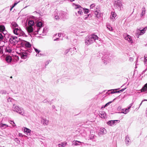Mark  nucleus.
<instances>
[{"instance_id":"f257e3e1","label":"nucleus","mask_w":147,"mask_h":147,"mask_svg":"<svg viewBox=\"0 0 147 147\" xmlns=\"http://www.w3.org/2000/svg\"><path fill=\"white\" fill-rule=\"evenodd\" d=\"M98 37L96 35L92 34L89 36H87L85 39V44L87 45H89L94 42Z\"/></svg>"},{"instance_id":"f03ea898","label":"nucleus","mask_w":147,"mask_h":147,"mask_svg":"<svg viewBox=\"0 0 147 147\" xmlns=\"http://www.w3.org/2000/svg\"><path fill=\"white\" fill-rule=\"evenodd\" d=\"M12 109L14 111L16 112L23 116L25 115L24 111L22 107H20L18 106H17L13 104L12 107Z\"/></svg>"},{"instance_id":"7ed1b4c3","label":"nucleus","mask_w":147,"mask_h":147,"mask_svg":"<svg viewBox=\"0 0 147 147\" xmlns=\"http://www.w3.org/2000/svg\"><path fill=\"white\" fill-rule=\"evenodd\" d=\"M9 38L10 43L13 45L16 44L19 41L18 37L10 35L9 36Z\"/></svg>"},{"instance_id":"20e7f679","label":"nucleus","mask_w":147,"mask_h":147,"mask_svg":"<svg viewBox=\"0 0 147 147\" xmlns=\"http://www.w3.org/2000/svg\"><path fill=\"white\" fill-rule=\"evenodd\" d=\"M13 32L14 34L19 36H24L25 35L24 32L19 27L13 30Z\"/></svg>"},{"instance_id":"39448f33","label":"nucleus","mask_w":147,"mask_h":147,"mask_svg":"<svg viewBox=\"0 0 147 147\" xmlns=\"http://www.w3.org/2000/svg\"><path fill=\"white\" fill-rule=\"evenodd\" d=\"M122 5L121 2L120 0H115L114 3V7L115 9L121 10Z\"/></svg>"},{"instance_id":"423d86ee","label":"nucleus","mask_w":147,"mask_h":147,"mask_svg":"<svg viewBox=\"0 0 147 147\" xmlns=\"http://www.w3.org/2000/svg\"><path fill=\"white\" fill-rule=\"evenodd\" d=\"M43 26V23L42 22L40 21H37L36 22V33H35V34H36L38 33V32L39 31L40 29Z\"/></svg>"},{"instance_id":"0eeeda50","label":"nucleus","mask_w":147,"mask_h":147,"mask_svg":"<svg viewBox=\"0 0 147 147\" xmlns=\"http://www.w3.org/2000/svg\"><path fill=\"white\" fill-rule=\"evenodd\" d=\"M102 59L103 62L105 65L110 61V58L109 57L106 56L105 55H104L102 57Z\"/></svg>"},{"instance_id":"6e6552de","label":"nucleus","mask_w":147,"mask_h":147,"mask_svg":"<svg viewBox=\"0 0 147 147\" xmlns=\"http://www.w3.org/2000/svg\"><path fill=\"white\" fill-rule=\"evenodd\" d=\"M119 121H120L118 120H110L108 121L107 123L109 126H113L119 123Z\"/></svg>"},{"instance_id":"1a4fd4ad","label":"nucleus","mask_w":147,"mask_h":147,"mask_svg":"<svg viewBox=\"0 0 147 147\" xmlns=\"http://www.w3.org/2000/svg\"><path fill=\"white\" fill-rule=\"evenodd\" d=\"M107 133V131L106 129L104 128H101L99 131L98 135L100 136L105 134Z\"/></svg>"},{"instance_id":"9d476101","label":"nucleus","mask_w":147,"mask_h":147,"mask_svg":"<svg viewBox=\"0 0 147 147\" xmlns=\"http://www.w3.org/2000/svg\"><path fill=\"white\" fill-rule=\"evenodd\" d=\"M19 55L22 59H26L28 57V54L27 52L25 51L21 52L19 53Z\"/></svg>"},{"instance_id":"9b49d317","label":"nucleus","mask_w":147,"mask_h":147,"mask_svg":"<svg viewBox=\"0 0 147 147\" xmlns=\"http://www.w3.org/2000/svg\"><path fill=\"white\" fill-rule=\"evenodd\" d=\"M76 6L75 9H78L79 10L78 11V13L80 15L82 14L83 13L82 11L84 10V8H83L79 5H76Z\"/></svg>"},{"instance_id":"f8f14e48","label":"nucleus","mask_w":147,"mask_h":147,"mask_svg":"<svg viewBox=\"0 0 147 147\" xmlns=\"http://www.w3.org/2000/svg\"><path fill=\"white\" fill-rule=\"evenodd\" d=\"M41 123L44 126L47 125L49 124V120L46 118H42L40 121Z\"/></svg>"},{"instance_id":"ddd939ff","label":"nucleus","mask_w":147,"mask_h":147,"mask_svg":"<svg viewBox=\"0 0 147 147\" xmlns=\"http://www.w3.org/2000/svg\"><path fill=\"white\" fill-rule=\"evenodd\" d=\"M26 29L27 30L28 33H32L34 31L35 32V33H36V30H35L36 29V28H35L34 29H33L32 27L30 26L27 27Z\"/></svg>"},{"instance_id":"4468645a","label":"nucleus","mask_w":147,"mask_h":147,"mask_svg":"<svg viewBox=\"0 0 147 147\" xmlns=\"http://www.w3.org/2000/svg\"><path fill=\"white\" fill-rule=\"evenodd\" d=\"M94 12L97 18H99L101 16L102 14L100 10H97L96 9Z\"/></svg>"},{"instance_id":"2eb2a0df","label":"nucleus","mask_w":147,"mask_h":147,"mask_svg":"<svg viewBox=\"0 0 147 147\" xmlns=\"http://www.w3.org/2000/svg\"><path fill=\"white\" fill-rule=\"evenodd\" d=\"M111 19L112 21H114L116 19L117 15L115 12L113 11L111 12Z\"/></svg>"},{"instance_id":"dca6fc26","label":"nucleus","mask_w":147,"mask_h":147,"mask_svg":"<svg viewBox=\"0 0 147 147\" xmlns=\"http://www.w3.org/2000/svg\"><path fill=\"white\" fill-rule=\"evenodd\" d=\"M22 44L24 45H25L26 47L27 48H30L31 46V44L28 42L24 40L22 42Z\"/></svg>"},{"instance_id":"f3484780","label":"nucleus","mask_w":147,"mask_h":147,"mask_svg":"<svg viewBox=\"0 0 147 147\" xmlns=\"http://www.w3.org/2000/svg\"><path fill=\"white\" fill-rule=\"evenodd\" d=\"M117 89L115 90L112 89L109 90L107 93L109 94L110 93L113 94L115 93H120L122 92L121 90L117 91H115V90H117Z\"/></svg>"},{"instance_id":"a211bd4d","label":"nucleus","mask_w":147,"mask_h":147,"mask_svg":"<svg viewBox=\"0 0 147 147\" xmlns=\"http://www.w3.org/2000/svg\"><path fill=\"white\" fill-rule=\"evenodd\" d=\"M125 39L127 40L129 42L131 43L133 42L132 39L130 36L129 35H127L126 36H124Z\"/></svg>"},{"instance_id":"6ab92c4d","label":"nucleus","mask_w":147,"mask_h":147,"mask_svg":"<svg viewBox=\"0 0 147 147\" xmlns=\"http://www.w3.org/2000/svg\"><path fill=\"white\" fill-rule=\"evenodd\" d=\"M11 28L13 30L16 28H17L19 27L18 25L16 22H12L11 24Z\"/></svg>"},{"instance_id":"aec40b11","label":"nucleus","mask_w":147,"mask_h":147,"mask_svg":"<svg viewBox=\"0 0 147 147\" xmlns=\"http://www.w3.org/2000/svg\"><path fill=\"white\" fill-rule=\"evenodd\" d=\"M99 116L102 118H105L106 117V113L103 111H100L99 112Z\"/></svg>"},{"instance_id":"412c9836","label":"nucleus","mask_w":147,"mask_h":147,"mask_svg":"<svg viewBox=\"0 0 147 147\" xmlns=\"http://www.w3.org/2000/svg\"><path fill=\"white\" fill-rule=\"evenodd\" d=\"M96 136L94 134L90 135L89 137V138L90 140H92L93 141H96Z\"/></svg>"},{"instance_id":"4be33fe9","label":"nucleus","mask_w":147,"mask_h":147,"mask_svg":"<svg viewBox=\"0 0 147 147\" xmlns=\"http://www.w3.org/2000/svg\"><path fill=\"white\" fill-rule=\"evenodd\" d=\"M125 140L126 144L127 146H128L130 144L131 141L128 136H126Z\"/></svg>"},{"instance_id":"5701e85b","label":"nucleus","mask_w":147,"mask_h":147,"mask_svg":"<svg viewBox=\"0 0 147 147\" xmlns=\"http://www.w3.org/2000/svg\"><path fill=\"white\" fill-rule=\"evenodd\" d=\"M141 92H147V83L145 84L141 90Z\"/></svg>"},{"instance_id":"b1692460","label":"nucleus","mask_w":147,"mask_h":147,"mask_svg":"<svg viewBox=\"0 0 147 147\" xmlns=\"http://www.w3.org/2000/svg\"><path fill=\"white\" fill-rule=\"evenodd\" d=\"M24 131L25 133H26L27 135L28 136L30 135L31 131L30 129L24 127Z\"/></svg>"},{"instance_id":"393cba45","label":"nucleus","mask_w":147,"mask_h":147,"mask_svg":"<svg viewBox=\"0 0 147 147\" xmlns=\"http://www.w3.org/2000/svg\"><path fill=\"white\" fill-rule=\"evenodd\" d=\"M67 144V142H64L58 144V146L59 147H65Z\"/></svg>"},{"instance_id":"a878e982","label":"nucleus","mask_w":147,"mask_h":147,"mask_svg":"<svg viewBox=\"0 0 147 147\" xmlns=\"http://www.w3.org/2000/svg\"><path fill=\"white\" fill-rule=\"evenodd\" d=\"M12 60V57L10 56H7L5 58V60L7 63L11 62Z\"/></svg>"},{"instance_id":"bb28decb","label":"nucleus","mask_w":147,"mask_h":147,"mask_svg":"<svg viewBox=\"0 0 147 147\" xmlns=\"http://www.w3.org/2000/svg\"><path fill=\"white\" fill-rule=\"evenodd\" d=\"M8 127V126L6 124H4L2 123H0V128L2 129H5Z\"/></svg>"},{"instance_id":"cd10ccee","label":"nucleus","mask_w":147,"mask_h":147,"mask_svg":"<svg viewBox=\"0 0 147 147\" xmlns=\"http://www.w3.org/2000/svg\"><path fill=\"white\" fill-rule=\"evenodd\" d=\"M95 5L94 4H92L90 6V10L91 11H94V10L96 9H95Z\"/></svg>"},{"instance_id":"c85d7f7f","label":"nucleus","mask_w":147,"mask_h":147,"mask_svg":"<svg viewBox=\"0 0 147 147\" xmlns=\"http://www.w3.org/2000/svg\"><path fill=\"white\" fill-rule=\"evenodd\" d=\"M69 51L71 52V55L74 53L75 51L76 52V48L75 47H73L70 49Z\"/></svg>"},{"instance_id":"c756f323","label":"nucleus","mask_w":147,"mask_h":147,"mask_svg":"<svg viewBox=\"0 0 147 147\" xmlns=\"http://www.w3.org/2000/svg\"><path fill=\"white\" fill-rule=\"evenodd\" d=\"M146 10L144 7H143L142 9V11L140 15V16L142 17L145 15L146 13Z\"/></svg>"},{"instance_id":"7c9ffc66","label":"nucleus","mask_w":147,"mask_h":147,"mask_svg":"<svg viewBox=\"0 0 147 147\" xmlns=\"http://www.w3.org/2000/svg\"><path fill=\"white\" fill-rule=\"evenodd\" d=\"M34 24V22L32 20H30L28 22V24L29 26H31L32 27Z\"/></svg>"},{"instance_id":"2f4dec72","label":"nucleus","mask_w":147,"mask_h":147,"mask_svg":"<svg viewBox=\"0 0 147 147\" xmlns=\"http://www.w3.org/2000/svg\"><path fill=\"white\" fill-rule=\"evenodd\" d=\"M146 29L147 28L146 27L142 29L141 28H140V29H139L140 31H141L140 32L141 33V35H143L145 32V31L146 30Z\"/></svg>"},{"instance_id":"473e14b6","label":"nucleus","mask_w":147,"mask_h":147,"mask_svg":"<svg viewBox=\"0 0 147 147\" xmlns=\"http://www.w3.org/2000/svg\"><path fill=\"white\" fill-rule=\"evenodd\" d=\"M5 51L6 52L10 53L12 51V50L11 48V47L8 46L6 47L5 49Z\"/></svg>"},{"instance_id":"72a5a7b5","label":"nucleus","mask_w":147,"mask_h":147,"mask_svg":"<svg viewBox=\"0 0 147 147\" xmlns=\"http://www.w3.org/2000/svg\"><path fill=\"white\" fill-rule=\"evenodd\" d=\"M5 31V28L4 25H0V32H3Z\"/></svg>"},{"instance_id":"f704fd0d","label":"nucleus","mask_w":147,"mask_h":147,"mask_svg":"<svg viewBox=\"0 0 147 147\" xmlns=\"http://www.w3.org/2000/svg\"><path fill=\"white\" fill-rule=\"evenodd\" d=\"M72 144L73 145L75 146H77L78 145H80L81 144V142L78 141H74L73 142Z\"/></svg>"},{"instance_id":"c9c22d12","label":"nucleus","mask_w":147,"mask_h":147,"mask_svg":"<svg viewBox=\"0 0 147 147\" xmlns=\"http://www.w3.org/2000/svg\"><path fill=\"white\" fill-rule=\"evenodd\" d=\"M130 111V110L129 108H127L125 109V111H122V113L125 114H126L128 113Z\"/></svg>"},{"instance_id":"e433bc0d","label":"nucleus","mask_w":147,"mask_h":147,"mask_svg":"<svg viewBox=\"0 0 147 147\" xmlns=\"http://www.w3.org/2000/svg\"><path fill=\"white\" fill-rule=\"evenodd\" d=\"M139 29H138L136 30V36H139V35H142Z\"/></svg>"},{"instance_id":"4c0bfd02","label":"nucleus","mask_w":147,"mask_h":147,"mask_svg":"<svg viewBox=\"0 0 147 147\" xmlns=\"http://www.w3.org/2000/svg\"><path fill=\"white\" fill-rule=\"evenodd\" d=\"M65 13L63 12H61V17L63 18H64L65 17Z\"/></svg>"},{"instance_id":"58836bf2","label":"nucleus","mask_w":147,"mask_h":147,"mask_svg":"<svg viewBox=\"0 0 147 147\" xmlns=\"http://www.w3.org/2000/svg\"><path fill=\"white\" fill-rule=\"evenodd\" d=\"M0 93L1 94H6L7 91L5 90H1L0 91Z\"/></svg>"},{"instance_id":"ea45409f","label":"nucleus","mask_w":147,"mask_h":147,"mask_svg":"<svg viewBox=\"0 0 147 147\" xmlns=\"http://www.w3.org/2000/svg\"><path fill=\"white\" fill-rule=\"evenodd\" d=\"M88 17H91L92 15L91 14H89L88 15H86L84 16V19L86 20L87 19V18H88Z\"/></svg>"},{"instance_id":"a19ab883","label":"nucleus","mask_w":147,"mask_h":147,"mask_svg":"<svg viewBox=\"0 0 147 147\" xmlns=\"http://www.w3.org/2000/svg\"><path fill=\"white\" fill-rule=\"evenodd\" d=\"M84 11V13L85 14H87L89 12V9H84V10H83Z\"/></svg>"},{"instance_id":"79ce46f5","label":"nucleus","mask_w":147,"mask_h":147,"mask_svg":"<svg viewBox=\"0 0 147 147\" xmlns=\"http://www.w3.org/2000/svg\"><path fill=\"white\" fill-rule=\"evenodd\" d=\"M14 99L10 97L8 98L7 99V100L8 102H12L14 101Z\"/></svg>"},{"instance_id":"37998d69","label":"nucleus","mask_w":147,"mask_h":147,"mask_svg":"<svg viewBox=\"0 0 147 147\" xmlns=\"http://www.w3.org/2000/svg\"><path fill=\"white\" fill-rule=\"evenodd\" d=\"M3 37L1 33H0V41L3 40Z\"/></svg>"},{"instance_id":"c03bdc74","label":"nucleus","mask_w":147,"mask_h":147,"mask_svg":"<svg viewBox=\"0 0 147 147\" xmlns=\"http://www.w3.org/2000/svg\"><path fill=\"white\" fill-rule=\"evenodd\" d=\"M34 49L36 53H39L40 52V51L38 49H37L34 47Z\"/></svg>"},{"instance_id":"a18cd8bd","label":"nucleus","mask_w":147,"mask_h":147,"mask_svg":"<svg viewBox=\"0 0 147 147\" xmlns=\"http://www.w3.org/2000/svg\"><path fill=\"white\" fill-rule=\"evenodd\" d=\"M9 123L13 126H16V124L14 122L12 121H10Z\"/></svg>"},{"instance_id":"49530a36","label":"nucleus","mask_w":147,"mask_h":147,"mask_svg":"<svg viewBox=\"0 0 147 147\" xmlns=\"http://www.w3.org/2000/svg\"><path fill=\"white\" fill-rule=\"evenodd\" d=\"M43 54H41V53H37L36 55V56L37 57H40L42 56V55H43Z\"/></svg>"},{"instance_id":"de8ad7c7","label":"nucleus","mask_w":147,"mask_h":147,"mask_svg":"<svg viewBox=\"0 0 147 147\" xmlns=\"http://www.w3.org/2000/svg\"><path fill=\"white\" fill-rule=\"evenodd\" d=\"M133 105V103H132L131 104H130L128 106V107H127V108H129V109L130 110V108L132 107V106Z\"/></svg>"},{"instance_id":"09e8293b","label":"nucleus","mask_w":147,"mask_h":147,"mask_svg":"<svg viewBox=\"0 0 147 147\" xmlns=\"http://www.w3.org/2000/svg\"><path fill=\"white\" fill-rule=\"evenodd\" d=\"M70 51H69V50H67L65 51V54H67V53H69Z\"/></svg>"},{"instance_id":"8fccbe9b","label":"nucleus","mask_w":147,"mask_h":147,"mask_svg":"<svg viewBox=\"0 0 147 147\" xmlns=\"http://www.w3.org/2000/svg\"><path fill=\"white\" fill-rule=\"evenodd\" d=\"M55 19H56L57 20L59 19V18L58 15L57 16V15L55 16Z\"/></svg>"},{"instance_id":"3c124183","label":"nucleus","mask_w":147,"mask_h":147,"mask_svg":"<svg viewBox=\"0 0 147 147\" xmlns=\"http://www.w3.org/2000/svg\"><path fill=\"white\" fill-rule=\"evenodd\" d=\"M18 2H15L12 6L13 7H14L18 3Z\"/></svg>"},{"instance_id":"603ef678","label":"nucleus","mask_w":147,"mask_h":147,"mask_svg":"<svg viewBox=\"0 0 147 147\" xmlns=\"http://www.w3.org/2000/svg\"><path fill=\"white\" fill-rule=\"evenodd\" d=\"M2 47L0 46V53H1L2 52H3L2 50Z\"/></svg>"},{"instance_id":"864d4df0","label":"nucleus","mask_w":147,"mask_h":147,"mask_svg":"<svg viewBox=\"0 0 147 147\" xmlns=\"http://www.w3.org/2000/svg\"><path fill=\"white\" fill-rule=\"evenodd\" d=\"M144 62L145 64H147V59H144Z\"/></svg>"},{"instance_id":"5fc2aeb1","label":"nucleus","mask_w":147,"mask_h":147,"mask_svg":"<svg viewBox=\"0 0 147 147\" xmlns=\"http://www.w3.org/2000/svg\"><path fill=\"white\" fill-rule=\"evenodd\" d=\"M112 102H109L107 103L105 105V107H106L109 104V103H111Z\"/></svg>"},{"instance_id":"6e6d98bb","label":"nucleus","mask_w":147,"mask_h":147,"mask_svg":"<svg viewBox=\"0 0 147 147\" xmlns=\"http://www.w3.org/2000/svg\"><path fill=\"white\" fill-rule=\"evenodd\" d=\"M144 59H147V55H145L144 56Z\"/></svg>"},{"instance_id":"4d7b16f0","label":"nucleus","mask_w":147,"mask_h":147,"mask_svg":"<svg viewBox=\"0 0 147 147\" xmlns=\"http://www.w3.org/2000/svg\"><path fill=\"white\" fill-rule=\"evenodd\" d=\"M47 102V100L46 99L42 101L43 103H46Z\"/></svg>"},{"instance_id":"13d9d810","label":"nucleus","mask_w":147,"mask_h":147,"mask_svg":"<svg viewBox=\"0 0 147 147\" xmlns=\"http://www.w3.org/2000/svg\"><path fill=\"white\" fill-rule=\"evenodd\" d=\"M126 88H124L122 89H121V90L122 92H123L125 90V89H126Z\"/></svg>"},{"instance_id":"bf43d9fd","label":"nucleus","mask_w":147,"mask_h":147,"mask_svg":"<svg viewBox=\"0 0 147 147\" xmlns=\"http://www.w3.org/2000/svg\"><path fill=\"white\" fill-rule=\"evenodd\" d=\"M19 136H22V137H23V136L22 134V133H20L19 134Z\"/></svg>"},{"instance_id":"052dcab7","label":"nucleus","mask_w":147,"mask_h":147,"mask_svg":"<svg viewBox=\"0 0 147 147\" xmlns=\"http://www.w3.org/2000/svg\"><path fill=\"white\" fill-rule=\"evenodd\" d=\"M59 38H57L56 39H54V41L58 40H59Z\"/></svg>"},{"instance_id":"680f3d73","label":"nucleus","mask_w":147,"mask_h":147,"mask_svg":"<svg viewBox=\"0 0 147 147\" xmlns=\"http://www.w3.org/2000/svg\"><path fill=\"white\" fill-rule=\"evenodd\" d=\"M61 36V34L59 33L58 34V36L59 37H60Z\"/></svg>"},{"instance_id":"e2e57ef3","label":"nucleus","mask_w":147,"mask_h":147,"mask_svg":"<svg viewBox=\"0 0 147 147\" xmlns=\"http://www.w3.org/2000/svg\"><path fill=\"white\" fill-rule=\"evenodd\" d=\"M125 109H122L121 110V113H122V111H125Z\"/></svg>"},{"instance_id":"0e129e2a","label":"nucleus","mask_w":147,"mask_h":147,"mask_svg":"<svg viewBox=\"0 0 147 147\" xmlns=\"http://www.w3.org/2000/svg\"><path fill=\"white\" fill-rule=\"evenodd\" d=\"M45 29L44 28V29L43 30V33H45Z\"/></svg>"},{"instance_id":"69168bd1","label":"nucleus","mask_w":147,"mask_h":147,"mask_svg":"<svg viewBox=\"0 0 147 147\" xmlns=\"http://www.w3.org/2000/svg\"><path fill=\"white\" fill-rule=\"evenodd\" d=\"M34 13H36V14H39V13L37 12V11H35V12H34Z\"/></svg>"},{"instance_id":"338daca9","label":"nucleus","mask_w":147,"mask_h":147,"mask_svg":"<svg viewBox=\"0 0 147 147\" xmlns=\"http://www.w3.org/2000/svg\"><path fill=\"white\" fill-rule=\"evenodd\" d=\"M143 101V100H142V101L140 103V106H139V107H140V106L142 105V102Z\"/></svg>"},{"instance_id":"774afa93","label":"nucleus","mask_w":147,"mask_h":147,"mask_svg":"<svg viewBox=\"0 0 147 147\" xmlns=\"http://www.w3.org/2000/svg\"><path fill=\"white\" fill-rule=\"evenodd\" d=\"M109 29L110 30H112V27H111V28H109Z\"/></svg>"}]
</instances>
